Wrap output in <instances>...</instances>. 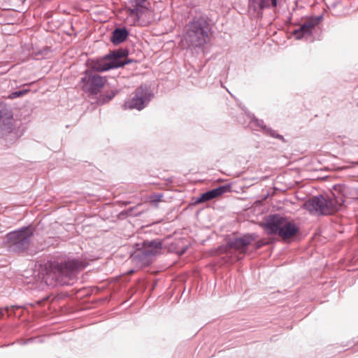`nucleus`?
<instances>
[{"mask_svg":"<svg viewBox=\"0 0 358 358\" xmlns=\"http://www.w3.org/2000/svg\"><path fill=\"white\" fill-rule=\"evenodd\" d=\"M210 24L204 17L194 19L186 26L182 43L188 47H201L209 40Z\"/></svg>","mask_w":358,"mask_h":358,"instance_id":"obj_1","label":"nucleus"},{"mask_svg":"<svg viewBox=\"0 0 358 358\" xmlns=\"http://www.w3.org/2000/svg\"><path fill=\"white\" fill-rule=\"evenodd\" d=\"M264 227L267 234H277L283 240L292 238L299 231L294 222L277 215L270 216Z\"/></svg>","mask_w":358,"mask_h":358,"instance_id":"obj_2","label":"nucleus"},{"mask_svg":"<svg viewBox=\"0 0 358 358\" xmlns=\"http://www.w3.org/2000/svg\"><path fill=\"white\" fill-rule=\"evenodd\" d=\"M304 207L311 213L331 215L339 209L340 205L334 199L315 196L306 201Z\"/></svg>","mask_w":358,"mask_h":358,"instance_id":"obj_3","label":"nucleus"},{"mask_svg":"<svg viewBox=\"0 0 358 358\" xmlns=\"http://www.w3.org/2000/svg\"><path fill=\"white\" fill-rule=\"evenodd\" d=\"M120 59L121 56L118 53L113 52L101 59H90L87 61V65L91 70L105 71L122 66L124 64Z\"/></svg>","mask_w":358,"mask_h":358,"instance_id":"obj_4","label":"nucleus"},{"mask_svg":"<svg viewBox=\"0 0 358 358\" xmlns=\"http://www.w3.org/2000/svg\"><path fill=\"white\" fill-rule=\"evenodd\" d=\"M83 91L89 94H97L103 87L106 79L98 74L87 71L81 80Z\"/></svg>","mask_w":358,"mask_h":358,"instance_id":"obj_5","label":"nucleus"},{"mask_svg":"<svg viewBox=\"0 0 358 358\" xmlns=\"http://www.w3.org/2000/svg\"><path fill=\"white\" fill-rule=\"evenodd\" d=\"M154 19V13L150 8V6H143V8L137 11H130L126 22L130 25L147 26Z\"/></svg>","mask_w":358,"mask_h":358,"instance_id":"obj_6","label":"nucleus"},{"mask_svg":"<svg viewBox=\"0 0 358 358\" xmlns=\"http://www.w3.org/2000/svg\"><path fill=\"white\" fill-rule=\"evenodd\" d=\"M32 235L33 231L31 227L24 228L7 234L6 242L9 247L15 246L18 249H24Z\"/></svg>","mask_w":358,"mask_h":358,"instance_id":"obj_7","label":"nucleus"},{"mask_svg":"<svg viewBox=\"0 0 358 358\" xmlns=\"http://www.w3.org/2000/svg\"><path fill=\"white\" fill-rule=\"evenodd\" d=\"M150 96L148 89L141 86L136 90L132 98L124 103V108L141 110L150 100Z\"/></svg>","mask_w":358,"mask_h":358,"instance_id":"obj_8","label":"nucleus"},{"mask_svg":"<svg viewBox=\"0 0 358 358\" xmlns=\"http://www.w3.org/2000/svg\"><path fill=\"white\" fill-rule=\"evenodd\" d=\"M86 266V262L83 260L71 259L59 264L57 269L61 275L71 278L76 273L84 269Z\"/></svg>","mask_w":358,"mask_h":358,"instance_id":"obj_9","label":"nucleus"},{"mask_svg":"<svg viewBox=\"0 0 358 358\" xmlns=\"http://www.w3.org/2000/svg\"><path fill=\"white\" fill-rule=\"evenodd\" d=\"M255 240V238L252 235H245L242 237L230 241L228 243V245L231 249H234L240 254L244 255L248 250V245Z\"/></svg>","mask_w":358,"mask_h":358,"instance_id":"obj_10","label":"nucleus"},{"mask_svg":"<svg viewBox=\"0 0 358 358\" xmlns=\"http://www.w3.org/2000/svg\"><path fill=\"white\" fill-rule=\"evenodd\" d=\"M229 190L227 186H222L212 190L208 191L201 195L195 201V203H201L220 196Z\"/></svg>","mask_w":358,"mask_h":358,"instance_id":"obj_11","label":"nucleus"},{"mask_svg":"<svg viewBox=\"0 0 358 358\" xmlns=\"http://www.w3.org/2000/svg\"><path fill=\"white\" fill-rule=\"evenodd\" d=\"M319 22L318 18L310 19L303 24H302L298 29L294 31V35L297 38H301L306 34H310L311 30Z\"/></svg>","mask_w":358,"mask_h":358,"instance_id":"obj_12","label":"nucleus"},{"mask_svg":"<svg viewBox=\"0 0 358 358\" xmlns=\"http://www.w3.org/2000/svg\"><path fill=\"white\" fill-rule=\"evenodd\" d=\"M162 244L158 241H152L145 243L144 253L146 255H155L161 250Z\"/></svg>","mask_w":358,"mask_h":358,"instance_id":"obj_13","label":"nucleus"},{"mask_svg":"<svg viewBox=\"0 0 358 358\" xmlns=\"http://www.w3.org/2000/svg\"><path fill=\"white\" fill-rule=\"evenodd\" d=\"M251 4L255 9L258 8L262 10L270 7H276L277 0H251Z\"/></svg>","mask_w":358,"mask_h":358,"instance_id":"obj_14","label":"nucleus"},{"mask_svg":"<svg viewBox=\"0 0 358 358\" xmlns=\"http://www.w3.org/2000/svg\"><path fill=\"white\" fill-rule=\"evenodd\" d=\"M127 36L128 32L126 29H116L113 32L111 41L113 43H120L127 39Z\"/></svg>","mask_w":358,"mask_h":358,"instance_id":"obj_15","label":"nucleus"},{"mask_svg":"<svg viewBox=\"0 0 358 358\" xmlns=\"http://www.w3.org/2000/svg\"><path fill=\"white\" fill-rule=\"evenodd\" d=\"M129 3L134 7L133 8H129L127 10V13H130V11H137L140 10V8H143V6H150V3L147 0H129Z\"/></svg>","mask_w":358,"mask_h":358,"instance_id":"obj_16","label":"nucleus"},{"mask_svg":"<svg viewBox=\"0 0 358 358\" xmlns=\"http://www.w3.org/2000/svg\"><path fill=\"white\" fill-rule=\"evenodd\" d=\"M29 91V90H20V91L14 92L8 96V99H13L17 97L23 96V95L26 94Z\"/></svg>","mask_w":358,"mask_h":358,"instance_id":"obj_17","label":"nucleus"},{"mask_svg":"<svg viewBox=\"0 0 358 358\" xmlns=\"http://www.w3.org/2000/svg\"><path fill=\"white\" fill-rule=\"evenodd\" d=\"M162 194H155L150 196L149 199L151 203L155 204L162 201Z\"/></svg>","mask_w":358,"mask_h":358,"instance_id":"obj_18","label":"nucleus"},{"mask_svg":"<svg viewBox=\"0 0 358 358\" xmlns=\"http://www.w3.org/2000/svg\"><path fill=\"white\" fill-rule=\"evenodd\" d=\"M7 310H2V309H0V318H1L3 315H4V312L6 311Z\"/></svg>","mask_w":358,"mask_h":358,"instance_id":"obj_19","label":"nucleus"}]
</instances>
